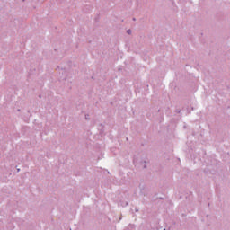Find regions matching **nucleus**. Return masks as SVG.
<instances>
[{"mask_svg":"<svg viewBox=\"0 0 230 230\" xmlns=\"http://www.w3.org/2000/svg\"><path fill=\"white\" fill-rule=\"evenodd\" d=\"M128 33H131V31H130V30H128Z\"/></svg>","mask_w":230,"mask_h":230,"instance_id":"f257e3e1","label":"nucleus"}]
</instances>
